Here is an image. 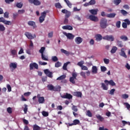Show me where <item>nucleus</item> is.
<instances>
[{
	"label": "nucleus",
	"mask_w": 130,
	"mask_h": 130,
	"mask_svg": "<svg viewBox=\"0 0 130 130\" xmlns=\"http://www.w3.org/2000/svg\"><path fill=\"white\" fill-rule=\"evenodd\" d=\"M7 112L9 114H11L13 112L12 108L9 107L7 108Z\"/></svg>",
	"instance_id": "obj_58"
},
{
	"label": "nucleus",
	"mask_w": 130,
	"mask_h": 130,
	"mask_svg": "<svg viewBox=\"0 0 130 130\" xmlns=\"http://www.w3.org/2000/svg\"><path fill=\"white\" fill-rule=\"evenodd\" d=\"M34 5H35V6H40L41 5V2H40L39 0H35Z\"/></svg>",
	"instance_id": "obj_28"
},
{
	"label": "nucleus",
	"mask_w": 130,
	"mask_h": 130,
	"mask_svg": "<svg viewBox=\"0 0 130 130\" xmlns=\"http://www.w3.org/2000/svg\"><path fill=\"white\" fill-rule=\"evenodd\" d=\"M83 64H84V61L83 60L78 62L77 63V66H79L81 68L83 67Z\"/></svg>",
	"instance_id": "obj_46"
},
{
	"label": "nucleus",
	"mask_w": 130,
	"mask_h": 130,
	"mask_svg": "<svg viewBox=\"0 0 130 130\" xmlns=\"http://www.w3.org/2000/svg\"><path fill=\"white\" fill-rule=\"evenodd\" d=\"M75 42L76 44H81V43L83 42V38L80 37H77L75 38Z\"/></svg>",
	"instance_id": "obj_16"
},
{
	"label": "nucleus",
	"mask_w": 130,
	"mask_h": 130,
	"mask_svg": "<svg viewBox=\"0 0 130 130\" xmlns=\"http://www.w3.org/2000/svg\"><path fill=\"white\" fill-rule=\"evenodd\" d=\"M104 62H105V63L106 64H108L109 63V59L104 58Z\"/></svg>",
	"instance_id": "obj_63"
},
{
	"label": "nucleus",
	"mask_w": 130,
	"mask_h": 130,
	"mask_svg": "<svg viewBox=\"0 0 130 130\" xmlns=\"http://www.w3.org/2000/svg\"><path fill=\"white\" fill-rule=\"evenodd\" d=\"M80 123V121L78 119H75L73 120V122L72 123H68V125L69 126H73V125H77V124H79Z\"/></svg>",
	"instance_id": "obj_18"
},
{
	"label": "nucleus",
	"mask_w": 130,
	"mask_h": 130,
	"mask_svg": "<svg viewBox=\"0 0 130 130\" xmlns=\"http://www.w3.org/2000/svg\"><path fill=\"white\" fill-rule=\"evenodd\" d=\"M107 19L105 18H102L100 22V26L102 29H106L108 26V23H107Z\"/></svg>",
	"instance_id": "obj_1"
},
{
	"label": "nucleus",
	"mask_w": 130,
	"mask_h": 130,
	"mask_svg": "<svg viewBox=\"0 0 130 130\" xmlns=\"http://www.w3.org/2000/svg\"><path fill=\"white\" fill-rule=\"evenodd\" d=\"M16 7L19 9H21L23 7V4L21 3H17L16 4Z\"/></svg>",
	"instance_id": "obj_44"
},
{
	"label": "nucleus",
	"mask_w": 130,
	"mask_h": 130,
	"mask_svg": "<svg viewBox=\"0 0 130 130\" xmlns=\"http://www.w3.org/2000/svg\"><path fill=\"white\" fill-rule=\"evenodd\" d=\"M64 35L67 37L68 39L70 40H73V39L75 38V36L72 34L64 32Z\"/></svg>",
	"instance_id": "obj_12"
},
{
	"label": "nucleus",
	"mask_w": 130,
	"mask_h": 130,
	"mask_svg": "<svg viewBox=\"0 0 130 130\" xmlns=\"http://www.w3.org/2000/svg\"><path fill=\"white\" fill-rule=\"evenodd\" d=\"M55 68H59V67H61V63L59 61H57L55 64Z\"/></svg>",
	"instance_id": "obj_43"
},
{
	"label": "nucleus",
	"mask_w": 130,
	"mask_h": 130,
	"mask_svg": "<svg viewBox=\"0 0 130 130\" xmlns=\"http://www.w3.org/2000/svg\"><path fill=\"white\" fill-rule=\"evenodd\" d=\"M72 110H73L74 112H77L78 111V108L76 106L73 105L72 107Z\"/></svg>",
	"instance_id": "obj_39"
},
{
	"label": "nucleus",
	"mask_w": 130,
	"mask_h": 130,
	"mask_svg": "<svg viewBox=\"0 0 130 130\" xmlns=\"http://www.w3.org/2000/svg\"><path fill=\"white\" fill-rule=\"evenodd\" d=\"M64 30H73V26L71 25H65L62 26Z\"/></svg>",
	"instance_id": "obj_22"
},
{
	"label": "nucleus",
	"mask_w": 130,
	"mask_h": 130,
	"mask_svg": "<svg viewBox=\"0 0 130 130\" xmlns=\"http://www.w3.org/2000/svg\"><path fill=\"white\" fill-rule=\"evenodd\" d=\"M45 74L47 75V77L49 78H51V79H52V72L49 71L48 69H46L44 70Z\"/></svg>",
	"instance_id": "obj_15"
},
{
	"label": "nucleus",
	"mask_w": 130,
	"mask_h": 130,
	"mask_svg": "<svg viewBox=\"0 0 130 130\" xmlns=\"http://www.w3.org/2000/svg\"><path fill=\"white\" fill-rule=\"evenodd\" d=\"M41 57L43 60H45L46 61H48L49 60L48 56L45 55L44 54H41Z\"/></svg>",
	"instance_id": "obj_24"
},
{
	"label": "nucleus",
	"mask_w": 130,
	"mask_h": 130,
	"mask_svg": "<svg viewBox=\"0 0 130 130\" xmlns=\"http://www.w3.org/2000/svg\"><path fill=\"white\" fill-rule=\"evenodd\" d=\"M120 3H121V0H114V4L116 6H118Z\"/></svg>",
	"instance_id": "obj_34"
},
{
	"label": "nucleus",
	"mask_w": 130,
	"mask_h": 130,
	"mask_svg": "<svg viewBox=\"0 0 130 130\" xmlns=\"http://www.w3.org/2000/svg\"><path fill=\"white\" fill-rule=\"evenodd\" d=\"M104 40H107L108 41H114V37L112 35H106L103 37Z\"/></svg>",
	"instance_id": "obj_5"
},
{
	"label": "nucleus",
	"mask_w": 130,
	"mask_h": 130,
	"mask_svg": "<svg viewBox=\"0 0 130 130\" xmlns=\"http://www.w3.org/2000/svg\"><path fill=\"white\" fill-rule=\"evenodd\" d=\"M34 45L33 44V42L30 40V44H29V48H34Z\"/></svg>",
	"instance_id": "obj_60"
},
{
	"label": "nucleus",
	"mask_w": 130,
	"mask_h": 130,
	"mask_svg": "<svg viewBox=\"0 0 130 130\" xmlns=\"http://www.w3.org/2000/svg\"><path fill=\"white\" fill-rule=\"evenodd\" d=\"M114 92H115V89L113 88L110 90L109 94H110V95H114Z\"/></svg>",
	"instance_id": "obj_54"
},
{
	"label": "nucleus",
	"mask_w": 130,
	"mask_h": 130,
	"mask_svg": "<svg viewBox=\"0 0 130 130\" xmlns=\"http://www.w3.org/2000/svg\"><path fill=\"white\" fill-rule=\"evenodd\" d=\"M122 27L124 29H126L127 28V24L125 22H122Z\"/></svg>",
	"instance_id": "obj_52"
},
{
	"label": "nucleus",
	"mask_w": 130,
	"mask_h": 130,
	"mask_svg": "<svg viewBox=\"0 0 130 130\" xmlns=\"http://www.w3.org/2000/svg\"><path fill=\"white\" fill-rule=\"evenodd\" d=\"M75 96L77 97H80L81 98L82 97V92L80 91L75 92Z\"/></svg>",
	"instance_id": "obj_38"
},
{
	"label": "nucleus",
	"mask_w": 130,
	"mask_h": 130,
	"mask_svg": "<svg viewBox=\"0 0 130 130\" xmlns=\"http://www.w3.org/2000/svg\"><path fill=\"white\" fill-rule=\"evenodd\" d=\"M66 76L63 75H61L60 76H59V77H58L56 80L57 81H61V80H64V79L65 78H66Z\"/></svg>",
	"instance_id": "obj_27"
},
{
	"label": "nucleus",
	"mask_w": 130,
	"mask_h": 130,
	"mask_svg": "<svg viewBox=\"0 0 130 130\" xmlns=\"http://www.w3.org/2000/svg\"><path fill=\"white\" fill-rule=\"evenodd\" d=\"M42 114L43 116H44L45 117H47V116H48L49 113L48 112L45 111H43L42 112Z\"/></svg>",
	"instance_id": "obj_31"
},
{
	"label": "nucleus",
	"mask_w": 130,
	"mask_h": 130,
	"mask_svg": "<svg viewBox=\"0 0 130 130\" xmlns=\"http://www.w3.org/2000/svg\"><path fill=\"white\" fill-rule=\"evenodd\" d=\"M64 2L66 3L67 5L69 7V8H72V4H71V2H70V1L69 0H64Z\"/></svg>",
	"instance_id": "obj_40"
},
{
	"label": "nucleus",
	"mask_w": 130,
	"mask_h": 130,
	"mask_svg": "<svg viewBox=\"0 0 130 130\" xmlns=\"http://www.w3.org/2000/svg\"><path fill=\"white\" fill-rule=\"evenodd\" d=\"M48 13V11H44L41 13V16L39 17V22L40 23H43L44 20H45V17H46V14Z\"/></svg>",
	"instance_id": "obj_3"
},
{
	"label": "nucleus",
	"mask_w": 130,
	"mask_h": 130,
	"mask_svg": "<svg viewBox=\"0 0 130 130\" xmlns=\"http://www.w3.org/2000/svg\"><path fill=\"white\" fill-rule=\"evenodd\" d=\"M72 77H71L70 78V83H72V84H76V81L75 80H77V77H78V74L76 72H73L72 73Z\"/></svg>",
	"instance_id": "obj_2"
},
{
	"label": "nucleus",
	"mask_w": 130,
	"mask_h": 130,
	"mask_svg": "<svg viewBox=\"0 0 130 130\" xmlns=\"http://www.w3.org/2000/svg\"><path fill=\"white\" fill-rule=\"evenodd\" d=\"M101 71L103 73H104V72H106V71H107V68H106V67H105V66H101Z\"/></svg>",
	"instance_id": "obj_37"
},
{
	"label": "nucleus",
	"mask_w": 130,
	"mask_h": 130,
	"mask_svg": "<svg viewBox=\"0 0 130 130\" xmlns=\"http://www.w3.org/2000/svg\"><path fill=\"white\" fill-rule=\"evenodd\" d=\"M103 39V37L100 34H98L95 35V40L96 41H101V40Z\"/></svg>",
	"instance_id": "obj_19"
},
{
	"label": "nucleus",
	"mask_w": 130,
	"mask_h": 130,
	"mask_svg": "<svg viewBox=\"0 0 130 130\" xmlns=\"http://www.w3.org/2000/svg\"><path fill=\"white\" fill-rule=\"evenodd\" d=\"M70 16H71V12L68 11L67 13H66L65 18L68 19Z\"/></svg>",
	"instance_id": "obj_62"
},
{
	"label": "nucleus",
	"mask_w": 130,
	"mask_h": 130,
	"mask_svg": "<svg viewBox=\"0 0 130 130\" xmlns=\"http://www.w3.org/2000/svg\"><path fill=\"white\" fill-rule=\"evenodd\" d=\"M61 98L63 99H69L70 100L73 99V95L70 93H66L65 94L61 96Z\"/></svg>",
	"instance_id": "obj_10"
},
{
	"label": "nucleus",
	"mask_w": 130,
	"mask_h": 130,
	"mask_svg": "<svg viewBox=\"0 0 130 130\" xmlns=\"http://www.w3.org/2000/svg\"><path fill=\"white\" fill-rule=\"evenodd\" d=\"M9 67L12 69V72L14 71V70H16L17 69V63L16 62H11L9 64Z\"/></svg>",
	"instance_id": "obj_14"
},
{
	"label": "nucleus",
	"mask_w": 130,
	"mask_h": 130,
	"mask_svg": "<svg viewBox=\"0 0 130 130\" xmlns=\"http://www.w3.org/2000/svg\"><path fill=\"white\" fill-rule=\"evenodd\" d=\"M96 118L99 119L100 121H103L104 120V118L103 117L101 116L100 115H96Z\"/></svg>",
	"instance_id": "obj_29"
},
{
	"label": "nucleus",
	"mask_w": 130,
	"mask_h": 130,
	"mask_svg": "<svg viewBox=\"0 0 130 130\" xmlns=\"http://www.w3.org/2000/svg\"><path fill=\"white\" fill-rule=\"evenodd\" d=\"M41 96V95L40 94H38L37 95V98L38 99L39 103H40V104H43V103L45 102V99H44V97Z\"/></svg>",
	"instance_id": "obj_7"
},
{
	"label": "nucleus",
	"mask_w": 130,
	"mask_h": 130,
	"mask_svg": "<svg viewBox=\"0 0 130 130\" xmlns=\"http://www.w3.org/2000/svg\"><path fill=\"white\" fill-rule=\"evenodd\" d=\"M120 39H121L122 40H124V41H126L128 40L127 37L125 36H121L120 37Z\"/></svg>",
	"instance_id": "obj_42"
},
{
	"label": "nucleus",
	"mask_w": 130,
	"mask_h": 130,
	"mask_svg": "<svg viewBox=\"0 0 130 130\" xmlns=\"http://www.w3.org/2000/svg\"><path fill=\"white\" fill-rule=\"evenodd\" d=\"M89 12L92 15H97V13L98 12V9L89 10Z\"/></svg>",
	"instance_id": "obj_20"
},
{
	"label": "nucleus",
	"mask_w": 130,
	"mask_h": 130,
	"mask_svg": "<svg viewBox=\"0 0 130 130\" xmlns=\"http://www.w3.org/2000/svg\"><path fill=\"white\" fill-rule=\"evenodd\" d=\"M47 88L48 90H50V91H54L55 92H56L59 90V88H58V87H54L52 84H48L47 85Z\"/></svg>",
	"instance_id": "obj_6"
},
{
	"label": "nucleus",
	"mask_w": 130,
	"mask_h": 130,
	"mask_svg": "<svg viewBox=\"0 0 130 130\" xmlns=\"http://www.w3.org/2000/svg\"><path fill=\"white\" fill-rule=\"evenodd\" d=\"M117 50V47H116V46H113L112 49L111 50V53L112 54L115 53Z\"/></svg>",
	"instance_id": "obj_26"
},
{
	"label": "nucleus",
	"mask_w": 130,
	"mask_h": 130,
	"mask_svg": "<svg viewBox=\"0 0 130 130\" xmlns=\"http://www.w3.org/2000/svg\"><path fill=\"white\" fill-rule=\"evenodd\" d=\"M125 50V49L122 48L121 49V52L120 53V55L121 56H122L123 57H124L125 58H127V56L125 54V52L124 51Z\"/></svg>",
	"instance_id": "obj_17"
},
{
	"label": "nucleus",
	"mask_w": 130,
	"mask_h": 130,
	"mask_svg": "<svg viewBox=\"0 0 130 130\" xmlns=\"http://www.w3.org/2000/svg\"><path fill=\"white\" fill-rule=\"evenodd\" d=\"M33 130H40V127L36 124L34 125Z\"/></svg>",
	"instance_id": "obj_41"
},
{
	"label": "nucleus",
	"mask_w": 130,
	"mask_h": 130,
	"mask_svg": "<svg viewBox=\"0 0 130 130\" xmlns=\"http://www.w3.org/2000/svg\"><path fill=\"white\" fill-rule=\"evenodd\" d=\"M27 24L28 26H31V27H33V28H35V27H36V24L35 23V22L33 21H29Z\"/></svg>",
	"instance_id": "obj_21"
},
{
	"label": "nucleus",
	"mask_w": 130,
	"mask_h": 130,
	"mask_svg": "<svg viewBox=\"0 0 130 130\" xmlns=\"http://www.w3.org/2000/svg\"><path fill=\"white\" fill-rule=\"evenodd\" d=\"M55 7L57 9H61V8H62V7H61V5H60V3H56L55 4Z\"/></svg>",
	"instance_id": "obj_35"
},
{
	"label": "nucleus",
	"mask_w": 130,
	"mask_h": 130,
	"mask_svg": "<svg viewBox=\"0 0 130 130\" xmlns=\"http://www.w3.org/2000/svg\"><path fill=\"white\" fill-rule=\"evenodd\" d=\"M24 108L23 109V111L24 113L26 114V113H27V111H28V106L26 104H24Z\"/></svg>",
	"instance_id": "obj_36"
},
{
	"label": "nucleus",
	"mask_w": 130,
	"mask_h": 130,
	"mask_svg": "<svg viewBox=\"0 0 130 130\" xmlns=\"http://www.w3.org/2000/svg\"><path fill=\"white\" fill-rule=\"evenodd\" d=\"M115 16H116V14L115 13H110L106 15L107 18H115Z\"/></svg>",
	"instance_id": "obj_23"
},
{
	"label": "nucleus",
	"mask_w": 130,
	"mask_h": 130,
	"mask_svg": "<svg viewBox=\"0 0 130 130\" xmlns=\"http://www.w3.org/2000/svg\"><path fill=\"white\" fill-rule=\"evenodd\" d=\"M44 51H45V47H42L39 50L40 53H41V54H44L43 53H44Z\"/></svg>",
	"instance_id": "obj_32"
},
{
	"label": "nucleus",
	"mask_w": 130,
	"mask_h": 130,
	"mask_svg": "<svg viewBox=\"0 0 130 130\" xmlns=\"http://www.w3.org/2000/svg\"><path fill=\"white\" fill-rule=\"evenodd\" d=\"M89 5H90V6H92L93 5H95V4H96V1L90 0V2H89Z\"/></svg>",
	"instance_id": "obj_53"
},
{
	"label": "nucleus",
	"mask_w": 130,
	"mask_h": 130,
	"mask_svg": "<svg viewBox=\"0 0 130 130\" xmlns=\"http://www.w3.org/2000/svg\"><path fill=\"white\" fill-rule=\"evenodd\" d=\"M11 52L12 55H17V50H11Z\"/></svg>",
	"instance_id": "obj_48"
},
{
	"label": "nucleus",
	"mask_w": 130,
	"mask_h": 130,
	"mask_svg": "<svg viewBox=\"0 0 130 130\" xmlns=\"http://www.w3.org/2000/svg\"><path fill=\"white\" fill-rule=\"evenodd\" d=\"M104 82L105 83L106 85L107 86H108V85H110V86H115L116 84L112 80H111L110 81H108L107 80H105L104 81Z\"/></svg>",
	"instance_id": "obj_11"
},
{
	"label": "nucleus",
	"mask_w": 130,
	"mask_h": 130,
	"mask_svg": "<svg viewBox=\"0 0 130 130\" xmlns=\"http://www.w3.org/2000/svg\"><path fill=\"white\" fill-rule=\"evenodd\" d=\"M6 30V28L3 24H0V31L2 32H3V31H5Z\"/></svg>",
	"instance_id": "obj_47"
},
{
	"label": "nucleus",
	"mask_w": 130,
	"mask_h": 130,
	"mask_svg": "<svg viewBox=\"0 0 130 130\" xmlns=\"http://www.w3.org/2000/svg\"><path fill=\"white\" fill-rule=\"evenodd\" d=\"M0 22H2L5 25H12V22L11 21L6 20L4 17H0Z\"/></svg>",
	"instance_id": "obj_9"
},
{
	"label": "nucleus",
	"mask_w": 130,
	"mask_h": 130,
	"mask_svg": "<svg viewBox=\"0 0 130 130\" xmlns=\"http://www.w3.org/2000/svg\"><path fill=\"white\" fill-rule=\"evenodd\" d=\"M86 115L87 116H89V117H92V113H91V111L90 110H88L87 111Z\"/></svg>",
	"instance_id": "obj_51"
},
{
	"label": "nucleus",
	"mask_w": 130,
	"mask_h": 130,
	"mask_svg": "<svg viewBox=\"0 0 130 130\" xmlns=\"http://www.w3.org/2000/svg\"><path fill=\"white\" fill-rule=\"evenodd\" d=\"M124 105H125L127 109H130V105L128 104V103H124Z\"/></svg>",
	"instance_id": "obj_61"
},
{
	"label": "nucleus",
	"mask_w": 130,
	"mask_h": 130,
	"mask_svg": "<svg viewBox=\"0 0 130 130\" xmlns=\"http://www.w3.org/2000/svg\"><path fill=\"white\" fill-rule=\"evenodd\" d=\"M120 24H121V22L120 21H118L116 23V26L117 28H119L120 27Z\"/></svg>",
	"instance_id": "obj_49"
},
{
	"label": "nucleus",
	"mask_w": 130,
	"mask_h": 130,
	"mask_svg": "<svg viewBox=\"0 0 130 130\" xmlns=\"http://www.w3.org/2000/svg\"><path fill=\"white\" fill-rule=\"evenodd\" d=\"M98 69L96 66H93L92 68V73L93 74H97Z\"/></svg>",
	"instance_id": "obj_25"
},
{
	"label": "nucleus",
	"mask_w": 130,
	"mask_h": 130,
	"mask_svg": "<svg viewBox=\"0 0 130 130\" xmlns=\"http://www.w3.org/2000/svg\"><path fill=\"white\" fill-rule=\"evenodd\" d=\"M124 22L127 24V25H129L130 24V20L128 19H126L124 20Z\"/></svg>",
	"instance_id": "obj_64"
},
{
	"label": "nucleus",
	"mask_w": 130,
	"mask_h": 130,
	"mask_svg": "<svg viewBox=\"0 0 130 130\" xmlns=\"http://www.w3.org/2000/svg\"><path fill=\"white\" fill-rule=\"evenodd\" d=\"M101 85H102V88H103V90H108V87L106 86V85H105V83H102Z\"/></svg>",
	"instance_id": "obj_30"
},
{
	"label": "nucleus",
	"mask_w": 130,
	"mask_h": 130,
	"mask_svg": "<svg viewBox=\"0 0 130 130\" xmlns=\"http://www.w3.org/2000/svg\"><path fill=\"white\" fill-rule=\"evenodd\" d=\"M80 76H81V77H83V78H84V79H86V73L81 72L80 73Z\"/></svg>",
	"instance_id": "obj_56"
},
{
	"label": "nucleus",
	"mask_w": 130,
	"mask_h": 130,
	"mask_svg": "<svg viewBox=\"0 0 130 130\" xmlns=\"http://www.w3.org/2000/svg\"><path fill=\"white\" fill-rule=\"evenodd\" d=\"M4 18H6L7 19H8V18H9V12H5L4 14Z\"/></svg>",
	"instance_id": "obj_59"
},
{
	"label": "nucleus",
	"mask_w": 130,
	"mask_h": 130,
	"mask_svg": "<svg viewBox=\"0 0 130 130\" xmlns=\"http://www.w3.org/2000/svg\"><path fill=\"white\" fill-rule=\"evenodd\" d=\"M34 68L36 70H38V64L36 62L31 63L29 64V70L30 71H32Z\"/></svg>",
	"instance_id": "obj_8"
},
{
	"label": "nucleus",
	"mask_w": 130,
	"mask_h": 130,
	"mask_svg": "<svg viewBox=\"0 0 130 130\" xmlns=\"http://www.w3.org/2000/svg\"><path fill=\"white\" fill-rule=\"evenodd\" d=\"M7 88L8 89V92H11V91H12V87H11V85L10 84L7 85Z\"/></svg>",
	"instance_id": "obj_55"
},
{
	"label": "nucleus",
	"mask_w": 130,
	"mask_h": 130,
	"mask_svg": "<svg viewBox=\"0 0 130 130\" xmlns=\"http://www.w3.org/2000/svg\"><path fill=\"white\" fill-rule=\"evenodd\" d=\"M24 35L30 40H32V39H34V38H36V35H32V34L28 31L25 32Z\"/></svg>",
	"instance_id": "obj_4"
},
{
	"label": "nucleus",
	"mask_w": 130,
	"mask_h": 130,
	"mask_svg": "<svg viewBox=\"0 0 130 130\" xmlns=\"http://www.w3.org/2000/svg\"><path fill=\"white\" fill-rule=\"evenodd\" d=\"M121 13H122V14L123 16H126V15H127V12H126L125 10H121Z\"/></svg>",
	"instance_id": "obj_50"
},
{
	"label": "nucleus",
	"mask_w": 130,
	"mask_h": 130,
	"mask_svg": "<svg viewBox=\"0 0 130 130\" xmlns=\"http://www.w3.org/2000/svg\"><path fill=\"white\" fill-rule=\"evenodd\" d=\"M52 61L56 62V61H57V60H58V58H57L56 56H52Z\"/></svg>",
	"instance_id": "obj_45"
},
{
	"label": "nucleus",
	"mask_w": 130,
	"mask_h": 130,
	"mask_svg": "<svg viewBox=\"0 0 130 130\" xmlns=\"http://www.w3.org/2000/svg\"><path fill=\"white\" fill-rule=\"evenodd\" d=\"M69 63H70V62H67L64 63V64L62 67L63 70H64V71H67V67H68V64H69Z\"/></svg>",
	"instance_id": "obj_33"
},
{
	"label": "nucleus",
	"mask_w": 130,
	"mask_h": 130,
	"mask_svg": "<svg viewBox=\"0 0 130 130\" xmlns=\"http://www.w3.org/2000/svg\"><path fill=\"white\" fill-rule=\"evenodd\" d=\"M122 98H123V99H127V98H128V94H122Z\"/></svg>",
	"instance_id": "obj_57"
},
{
	"label": "nucleus",
	"mask_w": 130,
	"mask_h": 130,
	"mask_svg": "<svg viewBox=\"0 0 130 130\" xmlns=\"http://www.w3.org/2000/svg\"><path fill=\"white\" fill-rule=\"evenodd\" d=\"M89 19H90V21H93V22H98V21L99 20L97 16H95L92 15H90L89 16Z\"/></svg>",
	"instance_id": "obj_13"
}]
</instances>
